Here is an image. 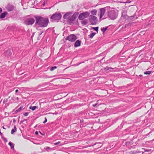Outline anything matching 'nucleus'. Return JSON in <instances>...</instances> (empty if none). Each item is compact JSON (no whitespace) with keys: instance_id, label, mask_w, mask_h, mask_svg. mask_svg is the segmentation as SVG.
Listing matches in <instances>:
<instances>
[{"instance_id":"nucleus-32","label":"nucleus","mask_w":154,"mask_h":154,"mask_svg":"<svg viewBox=\"0 0 154 154\" xmlns=\"http://www.w3.org/2000/svg\"><path fill=\"white\" fill-rule=\"evenodd\" d=\"M151 150V149H146V150H145V151H146V152H149V151H150Z\"/></svg>"},{"instance_id":"nucleus-35","label":"nucleus","mask_w":154,"mask_h":154,"mask_svg":"<svg viewBox=\"0 0 154 154\" xmlns=\"http://www.w3.org/2000/svg\"><path fill=\"white\" fill-rule=\"evenodd\" d=\"M13 121L14 122H16V119H13Z\"/></svg>"},{"instance_id":"nucleus-19","label":"nucleus","mask_w":154,"mask_h":154,"mask_svg":"<svg viewBox=\"0 0 154 154\" xmlns=\"http://www.w3.org/2000/svg\"><path fill=\"white\" fill-rule=\"evenodd\" d=\"M96 34L95 33L93 32L91 33L90 35H88V36L90 38H93V36Z\"/></svg>"},{"instance_id":"nucleus-10","label":"nucleus","mask_w":154,"mask_h":154,"mask_svg":"<svg viewBox=\"0 0 154 154\" xmlns=\"http://www.w3.org/2000/svg\"><path fill=\"white\" fill-rule=\"evenodd\" d=\"M72 14V12H68L66 13L63 16V18L64 19H66L68 20Z\"/></svg>"},{"instance_id":"nucleus-46","label":"nucleus","mask_w":154,"mask_h":154,"mask_svg":"<svg viewBox=\"0 0 154 154\" xmlns=\"http://www.w3.org/2000/svg\"><path fill=\"white\" fill-rule=\"evenodd\" d=\"M151 133V132H149V133H148V134H149L150 133Z\"/></svg>"},{"instance_id":"nucleus-29","label":"nucleus","mask_w":154,"mask_h":154,"mask_svg":"<svg viewBox=\"0 0 154 154\" xmlns=\"http://www.w3.org/2000/svg\"><path fill=\"white\" fill-rule=\"evenodd\" d=\"M47 118H45V120L43 122V123H45L47 122Z\"/></svg>"},{"instance_id":"nucleus-3","label":"nucleus","mask_w":154,"mask_h":154,"mask_svg":"<svg viewBox=\"0 0 154 154\" xmlns=\"http://www.w3.org/2000/svg\"><path fill=\"white\" fill-rule=\"evenodd\" d=\"M89 15V13L87 11L82 13L79 14L78 18L80 20H83L84 19L88 17Z\"/></svg>"},{"instance_id":"nucleus-34","label":"nucleus","mask_w":154,"mask_h":154,"mask_svg":"<svg viewBox=\"0 0 154 154\" xmlns=\"http://www.w3.org/2000/svg\"><path fill=\"white\" fill-rule=\"evenodd\" d=\"M27 119H24L23 121H21V122H23L27 121Z\"/></svg>"},{"instance_id":"nucleus-9","label":"nucleus","mask_w":154,"mask_h":154,"mask_svg":"<svg viewBox=\"0 0 154 154\" xmlns=\"http://www.w3.org/2000/svg\"><path fill=\"white\" fill-rule=\"evenodd\" d=\"M110 7L109 6L106 7L105 8H102L100 9V18H101L102 17L104 14L105 11L106 9L110 8Z\"/></svg>"},{"instance_id":"nucleus-37","label":"nucleus","mask_w":154,"mask_h":154,"mask_svg":"<svg viewBox=\"0 0 154 154\" xmlns=\"http://www.w3.org/2000/svg\"><path fill=\"white\" fill-rule=\"evenodd\" d=\"M35 134L36 135H38V132L37 131H35Z\"/></svg>"},{"instance_id":"nucleus-27","label":"nucleus","mask_w":154,"mask_h":154,"mask_svg":"<svg viewBox=\"0 0 154 154\" xmlns=\"http://www.w3.org/2000/svg\"><path fill=\"white\" fill-rule=\"evenodd\" d=\"M3 140L4 141L5 143H6L8 141L4 137H2Z\"/></svg>"},{"instance_id":"nucleus-15","label":"nucleus","mask_w":154,"mask_h":154,"mask_svg":"<svg viewBox=\"0 0 154 154\" xmlns=\"http://www.w3.org/2000/svg\"><path fill=\"white\" fill-rule=\"evenodd\" d=\"M17 131V128L16 127V126H14V129H12L11 130V134H13L15 132H16Z\"/></svg>"},{"instance_id":"nucleus-18","label":"nucleus","mask_w":154,"mask_h":154,"mask_svg":"<svg viewBox=\"0 0 154 154\" xmlns=\"http://www.w3.org/2000/svg\"><path fill=\"white\" fill-rule=\"evenodd\" d=\"M91 13L92 14L94 15H96L97 13V11L95 9H94L92 10Z\"/></svg>"},{"instance_id":"nucleus-17","label":"nucleus","mask_w":154,"mask_h":154,"mask_svg":"<svg viewBox=\"0 0 154 154\" xmlns=\"http://www.w3.org/2000/svg\"><path fill=\"white\" fill-rule=\"evenodd\" d=\"M38 108V107L36 106H31L29 107V109L32 110H34L36 108Z\"/></svg>"},{"instance_id":"nucleus-43","label":"nucleus","mask_w":154,"mask_h":154,"mask_svg":"<svg viewBox=\"0 0 154 154\" xmlns=\"http://www.w3.org/2000/svg\"><path fill=\"white\" fill-rule=\"evenodd\" d=\"M19 98H18V97H17V100H19Z\"/></svg>"},{"instance_id":"nucleus-31","label":"nucleus","mask_w":154,"mask_h":154,"mask_svg":"<svg viewBox=\"0 0 154 154\" xmlns=\"http://www.w3.org/2000/svg\"><path fill=\"white\" fill-rule=\"evenodd\" d=\"M97 105V103H95V104H93V106L94 107H95L96 105Z\"/></svg>"},{"instance_id":"nucleus-8","label":"nucleus","mask_w":154,"mask_h":154,"mask_svg":"<svg viewBox=\"0 0 154 154\" xmlns=\"http://www.w3.org/2000/svg\"><path fill=\"white\" fill-rule=\"evenodd\" d=\"M35 22V20L32 18L27 19L25 21V24L27 25H32Z\"/></svg>"},{"instance_id":"nucleus-22","label":"nucleus","mask_w":154,"mask_h":154,"mask_svg":"<svg viewBox=\"0 0 154 154\" xmlns=\"http://www.w3.org/2000/svg\"><path fill=\"white\" fill-rule=\"evenodd\" d=\"M151 72L149 71H146L144 72V73L145 74L147 75L151 73Z\"/></svg>"},{"instance_id":"nucleus-33","label":"nucleus","mask_w":154,"mask_h":154,"mask_svg":"<svg viewBox=\"0 0 154 154\" xmlns=\"http://www.w3.org/2000/svg\"><path fill=\"white\" fill-rule=\"evenodd\" d=\"M122 2L123 3H129V1L127 0L126 2Z\"/></svg>"},{"instance_id":"nucleus-41","label":"nucleus","mask_w":154,"mask_h":154,"mask_svg":"<svg viewBox=\"0 0 154 154\" xmlns=\"http://www.w3.org/2000/svg\"><path fill=\"white\" fill-rule=\"evenodd\" d=\"M45 2H44V3L42 5L43 6H44L45 5Z\"/></svg>"},{"instance_id":"nucleus-45","label":"nucleus","mask_w":154,"mask_h":154,"mask_svg":"<svg viewBox=\"0 0 154 154\" xmlns=\"http://www.w3.org/2000/svg\"><path fill=\"white\" fill-rule=\"evenodd\" d=\"M43 32H42L41 33V34H40V35H41Z\"/></svg>"},{"instance_id":"nucleus-13","label":"nucleus","mask_w":154,"mask_h":154,"mask_svg":"<svg viewBox=\"0 0 154 154\" xmlns=\"http://www.w3.org/2000/svg\"><path fill=\"white\" fill-rule=\"evenodd\" d=\"M7 13H8L7 12H4V13H2L0 15V18L1 19H2V18H5L6 15L7 14Z\"/></svg>"},{"instance_id":"nucleus-36","label":"nucleus","mask_w":154,"mask_h":154,"mask_svg":"<svg viewBox=\"0 0 154 154\" xmlns=\"http://www.w3.org/2000/svg\"><path fill=\"white\" fill-rule=\"evenodd\" d=\"M2 9L0 7V14L2 12Z\"/></svg>"},{"instance_id":"nucleus-1","label":"nucleus","mask_w":154,"mask_h":154,"mask_svg":"<svg viewBox=\"0 0 154 154\" xmlns=\"http://www.w3.org/2000/svg\"><path fill=\"white\" fill-rule=\"evenodd\" d=\"M35 25H38L41 27H46L49 23L48 17L44 18L41 16H38L35 17Z\"/></svg>"},{"instance_id":"nucleus-6","label":"nucleus","mask_w":154,"mask_h":154,"mask_svg":"<svg viewBox=\"0 0 154 154\" xmlns=\"http://www.w3.org/2000/svg\"><path fill=\"white\" fill-rule=\"evenodd\" d=\"M89 20L92 25H95L97 23V17L92 15L90 16Z\"/></svg>"},{"instance_id":"nucleus-38","label":"nucleus","mask_w":154,"mask_h":154,"mask_svg":"<svg viewBox=\"0 0 154 154\" xmlns=\"http://www.w3.org/2000/svg\"><path fill=\"white\" fill-rule=\"evenodd\" d=\"M109 69H108V67H106V68H105V70H108Z\"/></svg>"},{"instance_id":"nucleus-12","label":"nucleus","mask_w":154,"mask_h":154,"mask_svg":"<svg viewBox=\"0 0 154 154\" xmlns=\"http://www.w3.org/2000/svg\"><path fill=\"white\" fill-rule=\"evenodd\" d=\"M81 41L79 40H77L74 44V46L77 47L80 46Z\"/></svg>"},{"instance_id":"nucleus-26","label":"nucleus","mask_w":154,"mask_h":154,"mask_svg":"<svg viewBox=\"0 0 154 154\" xmlns=\"http://www.w3.org/2000/svg\"><path fill=\"white\" fill-rule=\"evenodd\" d=\"M10 98V97H9L8 98V99H5L4 101H3V103H5L7 102L8 101V99L9 98Z\"/></svg>"},{"instance_id":"nucleus-7","label":"nucleus","mask_w":154,"mask_h":154,"mask_svg":"<svg viewBox=\"0 0 154 154\" xmlns=\"http://www.w3.org/2000/svg\"><path fill=\"white\" fill-rule=\"evenodd\" d=\"M77 39V37L74 34H72L68 36L66 38V40H68L71 42H74Z\"/></svg>"},{"instance_id":"nucleus-16","label":"nucleus","mask_w":154,"mask_h":154,"mask_svg":"<svg viewBox=\"0 0 154 154\" xmlns=\"http://www.w3.org/2000/svg\"><path fill=\"white\" fill-rule=\"evenodd\" d=\"M8 144L10 146L11 149H13L14 148V143H12L11 142H9Z\"/></svg>"},{"instance_id":"nucleus-44","label":"nucleus","mask_w":154,"mask_h":154,"mask_svg":"<svg viewBox=\"0 0 154 154\" xmlns=\"http://www.w3.org/2000/svg\"><path fill=\"white\" fill-rule=\"evenodd\" d=\"M39 132L41 134H42L40 131H39Z\"/></svg>"},{"instance_id":"nucleus-4","label":"nucleus","mask_w":154,"mask_h":154,"mask_svg":"<svg viewBox=\"0 0 154 154\" xmlns=\"http://www.w3.org/2000/svg\"><path fill=\"white\" fill-rule=\"evenodd\" d=\"M79 14V13L78 12H75L72 16L70 17L67 20L68 22L70 24L72 23Z\"/></svg>"},{"instance_id":"nucleus-21","label":"nucleus","mask_w":154,"mask_h":154,"mask_svg":"<svg viewBox=\"0 0 154 154\" xmlns=\"http://www.w3.org/2000/svg\"><path fill=\"white\" fill-rule=\"evenodd\" d=\"M23 107H20L18 109L16 110V112H19L22 109H23L24 108H23Z\"/></svg>"},{"instance_id":"nucleus-23","label":"nucleus","mask_w":154,"mask_h":154,"mask_svg":"<svg viewBox=\"0 0 154 154\" xmlns=\"http://www.w3.org/2000/svg\"><path fill=\"white\" fill-rule=\"evenodd\" d=\"M51 148L49 147H47L46 148H45V149L48 152L49 151V149H50Z\"/></svg>"},{"instance_id":"nucleus-42","label":"nucleus","mask_w":154,"mask_h":154,"mask_svg":"<svg viewBox=\"0 0 154 154\" xmlns=\"http://www.w3.org/2000/svg\"><path fill=\"white\" fill-rule=\"evenodd\" d=\"M2 128L4 129H6V128H5L4 126L2 127Z\"/></svg>"},{"instance_id":"nucleus-30","label":"nucleus","mask_w":154,"mask_h":154,"mask_svg":"<svg viewBox=\"0 0 154 154\" xmlns=\"http://www.w3.org/2000/svg\"><path fill=\"white\" fill-rule=\"evenodd\" d=\"M24 115L25 116H27L28 115V112H25L24 114Z\"/></svg>"},{"instance_id":"nucleus-40","label":"nucleus","mask_w":154,"mask_h":154,"mask_svg":"<svg viewBox=\"0 0 154 154\" xmlns=\"http://www.w3.org/2000/svg\"><path fill=\"white\" fill-rule=\"evenodd\" d=\"M0 135H1V136H2V135H3V134H2V133H1V132H0Z\"/></svg>"},{"instance_id":"nucleus-5","label":"nucleus","mask_w":154,"mask_h":154,"mask_svg":"<svg viewBox=\"0 0 154 154\" xmlns=\"http://www.w3.org/2000/svg\"><path fill=\"white\" fill-rule=\"evenodd\" d=\"M62 15L61 13H55L53 14L50 18L51 19L56 20H60L61 18Z\"/></svg>"},{"instance_id":"nucleus-24","label":"nucleus","mask_w":154,"mask_h":154,"mask_svg":"<svg viewBox=\"0 0 154 154\" xmlns=\"http://www.w3.org/2000/svg\"><path fill=\"white\" fill-rule=\"evenodd\" d=\"M57 68V67L56 66H54L53 67H52L50 70L51 71H52L54 70V69H56Z\"/></svg>"},{"instance_id":"nucleus-11","label":"nucleus","mask_w":154,"mask_h":154,"mask_svg":"<svg viewBox=\"0 0 154 154\" xmlns=\"http://www.w3.org/2000/svg\"><path fill=\"white\" fill-rule=\"evenodd\" d=\"M14 8V6L11 5H8L7 7V10L9 11H12Z\"/></svg>"},{"instance_id":"nucleus-20","label":"nucleus","mask_w":154,"mask_h":154,"mask_svg":"<svg viewBox=\"0 0 154 154\" xmlns=\"http://www.w3.org/2000/svg\"><path fill=\"white\" fill-rule=\"evenodd\" d=\"M108 27H106V28H101V30L102 32H103V33H104V32H105L106 30L108 28Z\"/></svg>"},{"instance_id":"nucleus-14","label":"nucleus","mask_w":154,"mask_h":154,"mask_svg":"<svg viewBox=\"0 0 154 154\" xmlns=\"http://www.w3.org/2000/svg\"><path fill=\"white\" fill-rule=\"evenodd\" d=\"M81 23L83 25H86L88 23V21L87 20H84L81 21Z\"/></svg>"},{"instance_id":"nucleus-28","label":"nucleus","mask_w":154,"mask_h":154,"mask_svg":"<svg viewBox=\"0 0 154 154\" xmlns=\"http://www.w3.org/2000/svg\"><path fill=\"white\" fill-rule=\"evenodd\" d=\"M60 143V142L59 141L58 142L55 143H54V145H57L59 144Z\"/></svg>"},{"instance_id":"nucleus-2","label":"nucleus","mask_w":154,"mask_h":154,"mask_svg":"<svg viewBox=\"0 0 154 154\" xmlns=\"http://www.w3.org/2000/svg\"><path fill=\"white\" fill-rule=\"evenodd\" d=\"M108 16L110 20H113L117 18L118 14L114 10L109 11L108 12Z\"/></svg>"},{"instance_id":"nucleus-25","label":"nucleus","mask_w":154,"mask_h":154,"mask_svg":"<svg viewBox=\"0 0 154 154\" xmlns=\"http://www.w3.org/2000/svg\"><path fill=\"white\" fill-rule=\"evenodd\" d=\"M93 29H94L95 30L97 31V32H98V27H93L92 28Z\"/></svg>"},{"instance_id":"nucleus-39","label":"nucleus","mask_w":154,"mask_h":154,"mask_svg":"<svg viewBox=\"0 0 154 154\" xmlns=\"http://www.w3.org/2000/svg\"><path fill=\"white\" fill-rule=\"evenodd\" d=\"M18 90H17V89L16 90V91H15V92L16 93H17V92H18Z\"/></svg>"}]
</instances>
